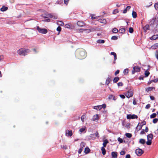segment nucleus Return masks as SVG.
Segmentation results:
<instances>
[{
  "instance_id": "nucleus-11",
  "label": "nucleus",
  "mask_w": 158,
  "mask_h": 158,
  "mask_svg": "<svg viewBox=\"0 0 158 158\" xmlns=\"http://www.w3.org/2000/svg\"><path fill=\"white\" fill-rule=\"evenodd\" d=\"M140 123H138V124L137 126L136 127V129H138V128H139L138 129H139V130H140V129H141L142 128V127L144 125H145L146 124V122L145 121H143V122H142L141 123V125L139 126V124Z\"/></svg>"
},
{
  "instance_id": "nucleus-4",
  "label": "nucleus",
  "mask_w": 158,
  "mask_h": 158,
  "mask_svg": "<svg viewBox=\"0 0 158 158\" xmlns=\"http://www.w3.org/2000/svg\"><path fill=\"white\" fill-rule=\"evenodd\" d=\"M106 105L105 104H103L102 105L94 106V109L97 110H100L102 108H105L106 107Z\"/></svg>"
},
{
  "instance_id": "nucleus-64",
  "label": "nucleus",
  "mask_w": 158,
  "mask_h": 158,
  "mask_svg": "<svg viewBox=\"0 0 158 158\" xmlns=\"http://www.w3.org/2000/svg\"><path fill=\"white\" fill-rule=\"evenodd\" d=\"M153 82L156 83L158 81V78L155 79L153 80H152Z\"/></svg>"
},
{
  "instance_id": "nucleus-42",
  "label": "nucleus",
  "mask_w": 158,
  "mask_h": 158,
  "mask_svg": "<svg viewBox=\"0 0 158 158\" xmlns=\"http://www.w3.org/2000/svg\"><path fill=\"white\" fill-rule=\"evenodd\" d=\"M112 32L113 33H116L118 32V30L116 28H114L112 30Z\"/></svg>"
},
{
  "instance_id": "nucleus-32",
  "label": "nucleus",
  "mask_w": 158,
  "mask_h": 158,
  "mask_svg": "<svg viewBox=\"0 0 158 158\" xmlns=\"http://www.w3.org/2000/svg\"><path fill=\"white\" fill-rule=\"evenodd\" d=\"M132 17L134 18H136L137 17V14L135 12L133 11L132 12Z\"/></svg>"
},
{
  "instance_id": "nucleus-45",
  "label": "nucleus",
  "mask_w": 158,
  "mask_h": 158,
  "mask_svg": "<svg viewBox=\"0 0 158 158\" xmlns=\"http://www.w3.org/2000/svg\"><path fill=\"white\" fill-rule=\"evenodd\" d=\"M149 74L150 73L148 71L146 70L145 72V76L146 77H148Z\"/></svg>"
},
{
  "instance_id": "nucleus-40",
  "label": "nucleus",
  "mask_w": 158,
  "mask_h": 158,
  "mask_svg": "<svg viewBox=\"0 0 158 158\" xmlns=\"http://www.w3.org/2000/svg\"><path fill=\"white\" fill-rule=\"evenodd\" d=\"M156 116V114L155 113H153L150 115V117L151 118H154Z\"/></svg>"
},
{
  "instance_id": "nucleus-44",
  "label": "nucleus",
  "mask_w": 158,
  "mask_h": 158,
  "mask_svg": "<svg viewBox=\"0 0 158 158\" xmlns=\"http://www.w3.org/2000/svg\"><path fill=\"white\" fill-rule=\"evenodd\" d=\"M85 144L84 142H81V147L82 148H84L85 146Z\"/></svg>"
},
{
  "instance_id": "nucleus-37",
  "label": "nucleus",
  "mask_w": 158,
  "mask_h": 158,
  "mask_svg": "<svg viewBox=\"0 0 158 158\" xmlns=\"http://www.w3.org/2000/svg\"><path fill=\"white\" fill-rule=\"evenodd\" d=\"M125 135L128 138H130L132 136V134L131 133H126L125 134Z\"/></svg>"
},
{
  "instance_id": "nucleus-38",
  "label": "nucleus",
  "mask_w": 158,
  "mask_h": 158,
  "mask_svg": "<svg viewBox=\"0 0 158 158\" xmlns=\"http://www.w3.org/2000/svg\"><path fill=\"white\" fill-rule=\"evenodd\" d=\"M152 140L150 139H147V141L146 142V144L148 145H150L151 144Z\"/></svg>"
},
{
  "instance_id": "nucleus-7",
  "label": "nucleus",
  "mask_w": 158,
  "mask_h": 158,
  "mask_svg": "<svg viewBox=\"0 0 158 158\" xmlns=\"http://www.w3.org/2000/svg\"><path fill=\"white\" fill-rule=\"evenodd\" d=\"M140 71V68L139 66H135L132 71V74H134L135 72H139Z\"/></svg>"
},
{
  "instance_id": "nucleus-62",
  "label": "nucleus",
  "mask_w": 158,
  "mask_h": 158,
  "mask_svg": "<svg viewBox=\"0 0 158 158\" xmlns=\"http://www.w3.org/2000/svg\"><path fill=\"white\" fill-rule=\"evenodd\" d=\"M70 25L68 24H66L65 25V27L67 28H69L70 27Z\"/></svg>"
},
{
  "instance_id": "nucleus-15",
  "label": "nucleus",
  "mask_w": 158,
  "mask_h": 158,
  "mask_svg": "<svg viewBox=\"0 0 158 158\" xmlns=\"http://www.w3.org/2000/svg\"><path fill=\"white\" fill-rule=\"evenodd\" d=\"M92 120L93 121H97L98 120V115L96 114L92 118Z\"/></svg>"
},
{
  "instance_id": "nucleus-2",
  "label": "nucleus",
  "mask_w": 158,
  "mask_h": 158,
  "mask_svg": "<svg viewBox=\"0 0 158 158\" xmlns=\"http://www.w3.org/2000/svg\"><path fill=\"white\" fill-rule=\"evenodd\" d=\"M30 52V50L28 49L21 48L19 49L17 51L18 53L21 56H25L27 55L28 53Z\"/></svg>"
},
{
  "instance_id": "nucleus-27",
  "label": "nucleus",
  "mask_w": 158,
  "mask_h": 158,
  "mask_svg": "<svg viewBox=\"0 0 158 158\" xmlns=\"http://www.w3.org/2000/svg\"><path fill=\"white\" fill-rule=\"evenodd\" d=\"M101 150L102 151V154L104 155H105L106 153V151L104 147H102Z\"/></svg>"
},
{
  "instance_id": "nucleus-22",
  "label": "nucleus",
  "mask_w": 158,
  "mask_h": 158,
  "mask_svg": "<svg viewBox=\"0 0 158 158\" xmlns=\"http://www.w3.org/2000/svg\"><path fill=\"white\" fill-rule=\"evenodd\" d=\"M49 14L48 13H46L42 14L41 16L44 18H49Z\"/></svg>"
},
{
  "instance_id": "nucleus-60",
  "label": "nucleus",
  "mask_w": 158,
  "mask_h": 158,
  "mask_svg": "<svg viewBox=\"0 0 158 158\" xmlns=\"http://www.w3.org/2000/svg\"><path fill=\"white\" fill-rule=\"evenodd\" d=\"M85 117V116L84 115H83L81 116V120H82V122H84Z\"/></svg>"
},
{
  "instance_id": "nucleus-49",
  "label": "nucleus",
  "mask_w": 158,
  "mask_h": 158,
  "mask_svg": "<svg viewBox=\"0 0 158 158\" xmlns=\"http://www.w3.org/2000/svg\"><path fill=\"white\" fill-rule=\"evenodd\" d=\"M118 12V10L117 9H116L114 10L113 11V13L114 14H115Z\"/></svg>"
},
{
  "instance_id": "nucleus-9",
  "label": "nucleus",
  "mask_w": 158,
  "mask_h": 158,
  "mask_svg": "<svg viewBox=\"0 0 158 158\" xmlns=\"http://www.w3.org/2000/svg\"><path fill=\"white\" fill-rule=\"evenodd\" d=\"M133 94V93L132 91L130 89L128 91V92L125 95L127 97V98H129L132 96Z\"/></svg>"
},
{
  "instance_id": "nucleus-23",
  "label": "nucleus",
  "mask_w": 158,
  "mask_h": 158,
  "mask_svg": "<svg viewBox=\"0 0 158 158\" xmlns=\"http://www.w3.org/2000/svg\"><path fill=\"white\" fill-rule=\"evenodd\" d=\"M103 146L102 147H105L106 146L107 144L108 143V141L107 139L103 140Z\"/></svg>"
},
{
  "instance_id": "nucleus-6",
  "label": "nucleus",
  "mask_w": 158,
  "mask_h": 158,
  "mask_svg": "<svg viewBox=\"0 0 158 158\" xmlns=\"http://www.w3.org/2000/svg\"><path fill=\"white\" fill-rule=\"evenodd\" d=\"M143 151L140 148L137 149L135 150V153L138 156H141L143 153Z\"/></svg>"
},
{
  "instance_id": "nucleus-34",
  "label": "nucleus",
  "mask_w": 158,
  "mask_h": 158,
  "mask_svg": "<svg viewBox=\"0 0 158 158\" xmlns=\"http://www.w3.org/2000/svg\"><path fill=\"white\" fill-rule=\"evenodd\" d=\"M125 31V29L124 28H121L119 30V32L121 33H124Z\"/></svg>"
},
{
  "instance_id": "nucleus-18",
  "label": "nucleus",
  "mask_w": 158,
  "mask_h": 158,
  "mask_svg": "<svg viewBox=\"0 0 158 158\" xmlns=\"http://www.w3.org/2000/svg\"><path fill=\"white\" fill-rule=\"evenodd\" d=\"M158 38V35H154L150 37V39L151 40H155Z\"/></svg>"
},
{
  "instance_id": "nucleus-43",
  "label": "nucleus",
  "mask_w": 158,
  "mask_h": 158,
  "mask_svg": "<svg viewBox=\"0 0 158 158\" xmlns=\"http://www.w3.org/2000/svg\"><path fill=\"white\" fill-rule=\"evenodd\" d=\"M154 31L155 32H158V24L156 25Z\"/></svg>"
},
{
  "instance_id": "nucleus-48",
  "label": "nucleus",
  "mask_w": 158,
  "mask_h": 158,
  "mask_svg": "<svg viewBox=\"0 0 158 158\" xmlns=\"http://www.w3.org/2000/svg\"><path fill=\"white\" fill-rule=\"evenodd\" d=\"M133 29L132 27H130L129 28V32L131 33H132L133 32Z\"/></svg>"
},
{
  "instance_id": "nucleus-26",
  "label": "nucleus",
  "mask_w": 158,
  "mask_h": 158,
  "mask_svg": "<svg viewBox=\"0 0 158 158\" xmlns=\"http://www.w3.org/2000/svg\"><path fill=\"white\" fill-rule=\"evenodd\" d=\"M110 54L111 55H113L114 56V60L115 61L117 59V55L116 53L114 52H111Z\"/></svg>"
},
{
  "instance_id": "nucleus-28",
  "label": "nucleus",
  "mask_w": 158,
  "mask_h": 158,
  "mask_svg": "<svg viewBox=\"0 0 158 158\" xmlns=\"http://www.w3.org/2000/svg\"><path fill=\"white\" fill-rule=\"evenodd\" d=\"M90 151V149L88 148H86L85 149V154L89 153Z\"/></svg>"
},
{
  "instance_id": "nucleus-21",
  "label": "nucleus",
  "mask_w": 158,
  "mask_h": 158,
  "mask_svg": "<svg viewBox=\"0 0 158 158\" xmlns=\"http://www.w3.org/2000/svg\"><path fill=\"white\" fill-rule=\"evenodd\" d=\"M153 135L152 134H150L148 135L147 136V139L152 140L153 138Z\"/></svg>"
},
{
  "instance_id": "nucleus-56",
  "label": "nucleus",
  "mask_w": 158,
  "mask_h": 158,
  "mask_svg": "<svg viewBox=\"0 0 158 158\" xmlns=\"http://www.w3.org/2000/svg\"><path fill=\"white\" fill-rule=\"evenodd\" d=\"M83 149V148L81 147L78 150V153L79 154H80L81 153Z\"/></svg>"
},
{
  "instance_id": "nucleus-19",
  "label": "nucleus",
  "mask_w": 158,
  "mask_h": 158,
  "mask_svg": "<svg viewBox=\"0 0 158 158\" xmlns=\"http://www.w3.org/2000/svg\"><path fill=\"white\" fill-rule=\"evenodd\" d=\"M98 21L100 23H102L106 24V19H99Z\"/></svg>"
},
{
  "instance_id": "nucleus-5",
  "label": "nucleus",
  "mask_w": 158,
  "mask_h": 158,
  "mask_svg": "<svg viewBox=\"0 0 158 158\" xmlns=\"http://www.w3.org/2000/svg\"><path fill=\"white\" fill-rule=\"evenodd\" d=\"M98 132H96L94 134H92L90 135L89 136V139H95L96 137H98Z\"/></svg>"
},
{
  "instance_id": "nucleus-25",
  "label": "nucleus",
  "mask_w": 158,
  "mask_h": 158,
  "mask_svg": "<svg viewBox=\"0 0 158 158\" xmlns=\"http://www.w3.org/2000/svg\"><path fill=\"white\" fill-rule=\"evenodd\" d=\"M87 31V32L89 33L91 31V30L90 29H79V31L80 32H82L83 31Z\"/></svg>"
},
{
  "instance_id": "nucleus-41",
  "label": "nucleus",
  "mask_w": 158,
  "mask_h": 158,
  "mask_svg": "<svg viewBox=\"0 0 158 158\" xmlns=\"http://www.w3.org/2000/svg\"><path fill=\"white\" fill-rule=\"evenodd\" d=\"M63 3V0H57L55 4H60Z\"/></svg>"
},
{
  "instance_id": "nucleus-12",
  "label": "nucleus",
  "mask_w": 158,
  "mask_h": 158,
  "mask_svg": "<svg viewBox=\"0 0 158 158\" xmlns=\"http://www.w3.org/2000/svg\"><path fill=\"white\" fill-rule=\"evenodd\" d=\"M77 24L79 27H83L85 25V23L82 21H77Z\"/></svg>"
},
{
  "instance_id": "nucleus-59",
  "label": "nucleus",
  "mask_w": 158,
  "mask_h": 158,
  "mask_svg": "<svg viewBox=\"0 0 158 158\" xmlns=\"http://www.w3.org/2000/svg\"><path fill=\"white\" fill-rule=\"evenodd\" d=\"M61 27L60 26H58L57 27L56 30L57 31L60 32L61 31Z\"/></svg>"
},
{
  "instance_id": "nucleus-55",
  "label": "nucleus",
  "mask_w": 158,
  "mask_h": 158,
  "mask_svg": "<svg viewBox=\"0 0 158 158\" xmlns=\"http://www.w3.org/2000/svg\"><path fill=\"white\" fill-rule=\"evenodd\" d=\"M111 39L113 40H116L118 39V38L117 36H114L111 37Z\"/></svg>"
},
{
  "instance_id": "nucleus-61",
  "label": "nucleus",
  "mask_w": 158,
  "mask_h": 158,
  "mask_svg": "<svg viewBox=\"0 0 158 158\" xmlns=\"http://www.w3.org/2000/svg\"><path fill=\"white\" fill-rule=\"evenodd\" d=\"M150 107V104H147L145 106V108L146 109H148Z\"/></svg>"
},
{
  "instance_id": "nucleus-50",
  "label": "nucleus",
  "mask_w": 158,
  "mask_h": 158,
  "mask_svg": "<svg viewBox=\"0 0 158 158\" xmlns=\"http://www.w3.org/2000/svg\"><path fill=\"white\" fill-rule=\"evenodd\" d=\"M64 4L67 6L68 5L69 0H64Z\"/></svg>"
},
{
  "instance_id": "nucleus-24",
  "label": "nucleus",
  "mask_w": 158,
  "mask_h": 158,
  "mask_svg": "<svg viewBox=\"0 0 158 158\" xmlns=\"http://www.w3.org/2000/svg\"><path fill=\"white\" fill-rule=\"evenodd\" d=\"M119 80V78L118 77H115L113 79V81L114 83H116Z\"/></svg>"
},
{
  "instance_id": "nucleus-30",
  "label": "nucleus",
  "mask_w": 158,
  "mask_h": 158,
  "mask_svg": "<svg viewBox=\"0 0 158 158\" xmlns=\"http://www.w3.org/2000/svg\"><path fill=\"white\" fill-rule=\"evenodd\" d=\"M139 142L140 143H141L143 144H144L145 143V139H140Z\"/></svg>"
},
{
  "instance_id": "nucleus-47",
  "label": "nucleus",
  "mask_w": 158,
  "mask_h": 158,
  "mask_svg": "<svg viewBox=\"0 0 158 158\" xmlns=\"http://www.w3.org/2000/svg\"><path fill=\"white\" fill-rule=\"evenodd\" d=\"M116 97L112 95H110L109 96L108 99H115Z\"/></svg>"
},
{
  "instance_id": "nucleus-36",
  "label": "nucleus",
  "mask_w": 158,
  "mask_h": 158,
  "mask_svg": "<svg viewBox=\"0 0 158 158\" xmlns=\"http://www.w3.org/2000/svg\"><path fill=\"white\" fill-rule=\"evenodd\" d=\"M85 130H86V127H84L80 128L79 130V131L81 132L82 133Z\"/></svg>"
},
{
  "instance_id": "nucleus-39",
  "label": "nucleus",
  "mask_w": 158,
  "mask_h": 158,
  "mask_svg": "<svg viewBox=\"0 0 158 158\" xmlns=\"http://www.w3.org/2000/svg\"><path fill=\"white\" fill-rule=\"evenodd\" d=\"M152 47L154 49H156L157 48H158V44L156 43V44H155L153 45L152 46Z\"/></svg>"
},
{
  "instance_id": "nucleus-53",
  "label": "nucleus",
  "mask_w": 158,
  "mask_h": 158,
  "mask_svg": "<svg viewBox=\"0 0 158 158\" xmlns=\"http://www.w3.org/2000/svg\"><path fill=\"white\" fill-rule=\"evenodd\" d=\"M158 121V119L157 118H154L153 120V122L154 123H156Z\"/></svg>"
},
{
  "instance_id": "nucleus-51",
  "label": "nucleus",
  "mask_w": 158,
  "mask_h": 158,
  "mask_svg": "<svg viewBox=\"0 0 158 158\" xmlns=\"http://www.w3.org/2000/svg\"><path fill=\"white\" fill-rule=\"evenodd\" d=\"M118 142H120V143H122L123 142V139L120 137H118Z\"/></svg>"
},
{
  "instance_id": "nucleus-3",
  "label": "nucleus",
  "mask_w": 158,
  "mask_h": 158,
  "mask_svg": "<svg viewBox=\"0 0 158 158\" xmlns=\"http://www.w3.org/2000/svg\"><path fill=\"white\" fill-rule=\"evenodd\" d=\"M37 30L39 33L43 34H45L48 31L47 29L40 28L39 26L37 27Z\"/></svg>"
},
{
  "instance_id": "nucleus-33",
  "label": "nucleus",
  "mask_w": 158,
  "mask_h": 158,
  "mask_svg": "<svg viewBox=\"0 0 158 158\" xmlns=\"http://www.w3.org/2000/svg\"><path fill=\"white\" fill-rule=\"evenodd\" d=\"M97 42L99 44H103L105 43V41L103 40H97Z\"/></svg>"
},
{
  "instance_id": "nucleus-20",
  "label": "nucleus",
  "mask_w": 158,
  "mask_h": 158,
  "mask_svg": "<svg viewBox=\"0 0 158 158\" xmlns=\"http://www.w3.org/2000/svg\"><path fill=\"white\" fill-rule=\"evenodd\" d=\"M8 8L7 7H6L5 6H3L1 8L0 10L2 11H5L8 10Z\"/></svg>"
},
{
  "instance_id": "nucleus-31",
  "label": "nucleus",
  "mask_w": 158,
  "mask_h": 158,
  "mask_svg": "<svg viewBox=\"0 0 158 158\" xmlns=\"http://www.w3.org/2000/svg\"><path fill=\"white\" fill-rule=\"evenodd\" d=\"M90 15L91 16V19L93 20L97 19L98 18V16H95L94 15Z\"/></svg>"
},
{
  "instance_id": "nucleus-10",
  "label": "nucleus",
  "mask_w": 158,
  "mask_h": 158,
  "mask_svg": "<svg viewBox=\"0 0 158 158\" xmlns=\"http://www.w3.org/2000/svg\"><path fill=\"white\" fill-rule=\"evenodd\" d=\"M73 135L72 130H66L65 131V135L67 136L70 137Z\"/></svg>"
},
{
  "instance_id": "nucleus-14",
  "label": "nucleus",
  "mask_w": 158,
  "mask_h": 158,
  "mask_svg": "<svg viewBox=\"0 0 158 158\" xmlns=\"http://www.w3.org/2000/svg\"><path fill=\"white\" fill-rule=\"evenodd\" d=\"M112 78L111 76H110L108 77L106 80V84L107 85H108L110 82L112 80Z\"/></svg>"
},
{
  "instance_id": "nucleus-1",
  "label": "nucleus",
  "mask_w": 158,
  "mask_h": 158,
  "mask_svg": "<svg viewBox=\"0 0 158 158\" xmlns=\"http://www.w3.org/2000/svg\"><path fill=\"white\" fill-rule=\"evenodd\" d=\"M75 55L77 59L82 60L85 59L87 53L84 49L80 48L76 50Z\"/></svg>"
},
{
  "instance_id": "nucleus-57",
  "label": "nucleus",
  "mask_w": 158,
  "mask_h": 158,
  "mask_svg": "<svg viewBox=\"0 0 158 158\" xmlns=\"http://www.w3.org/2000/svg\"><path fill=\"white\" fill-rule=\"evenodd\" d=\"M118 86H122L123 85V84L122 82H119L117 84Z\"/></svg>"
},
{
  "instance_id": "nucleus-52",
  "label": "nucleus",
  "mask_w": 158,
  "mask_h": 158,
  "mask_svg": "<svg viewBox=\"0 0 158 158\" xmlns=\"http://www.w3.org/2000/svg\"><path fill=\"white\" fill-rule=\"evenodd\" d=\"M43 21L45 22H49L50 21V19H44V20H42Z\"/></svg>"
},
{
  "instance_id": "nucleus-16",
  "label": "nucleus",
  "mask_w": 158,
  "mask_h": 158,
  "mask_svg": "<svg viewBox=\"0 0 158 158\" xmlns=\"http://www.w3.org/2000/svg\"><path fill=\"white\" fill-rule=\"evenodd\" d=\"M155 90V88L154 87H149L147 88L146 89V91L147 92H148L149 91H151L152 90Z\"/></svg>"
},
{
  "instance_id": "nucleus-8",
  "label": "nucleus",
  "mask_w": 158,
  "mask_h": 158,
  "mask_svg": "<svg viewBox=\"0 0 158 158\" xmlns=\"http://www.w3.org/2000/svg\"><path fill=\"white\" fill-rule=\"evenodd\" d=\"M127 119H133L135 118H137L138 116L135 114H127Z\"/></svg>"
},
{
  "instance_id": "nucleus-58",
  "label": "nucleus",
  "mask_w": 158,
  "mask_h": 158,
  "mask_svg": "<svg viewBox=\"0 0 158 158\" xmlns=\"http://www.w3.org/2000/svg\"><path fill=\"white\" fill-rule=\"evenodd\" d=\"M125 153H126V152L124 151H122L120 152V154L121 155H125Z\"/></svg>"
},
{
  "instance_id": "nucleus-29",
  "label": "nucleus",
  "mask_w": 158,
  "mask_h": 158,
  "mask_svg": "<svg viewBox=\"0 0 158 158\" xmlns=\"http://www.w3.org/2000/svg\"><path fill=\"white\" fill-rule=\"evenodd\" d=\"M57 24L58 25H60L61 26H63L64 25V23L62 21H58L57 22Z\"/></svg>"
},
{
  "instance_id": "nucleus-54",
  "label": "nucleus",
  "mask_w": 158,
  "mask_h": 158,
  "mask_svg": "<svg viewBox=\"0 0 158 158\" xmlns=\"http://www.w3.org/2000/svg\"><path fill=\"white\" fill-rule=\"evenodd\" d=\"M154 7L156 10L158 9V3H155L154 5Z\"/></svg>"
},
{
  "instance_id": "nucleus-13",
  "label": "nucleus",
  "mask_w": 158,
  "mask_h": 158,
  "mask_svg": "<svg viewBox=\"0 0 158 158\" xmlns=\"http://www.w3.org/2000/svg\"><path fill=\"white\" fill-rule=\"evenodd\" d=\"M49 18L53 19H56L57 18V16L54 14H49Z\"/></svg>"
},
{
  "instance_id": "nucleus-63",
  "label": "nucleus",
  "mask_w": 158,
  "mask_h": 158,
  "mask_svg": "<svg viewBox=\"0 0 158 158\" xmlns=\"http://www.w3.org/2000/svg\"><path fill=\"white\" fill-rule=\"evenodd\" d=\"M119 73V70H117L115 73H114V75L115 76H116Z\"/></svg>"
},
{
  "instance_id": "nucleus-17",
  "label": "nucleus",
  "mask_w": 158,
  "mask_h": 158,
  "mask_svg": "<svg viewBox=\"0 0 158 158\" xmlns=\"http://www.w3.org/2000/svg\"><path fill=\"white\" fill-rule=\"evenodd\" d=\"M111 156L113 158H117V153L115 152H111Z\"/></svg>"
},
{
  "instance_id": "nucleus-35",
  "label": "nucleus",
  "mask_w": 158,
  "mask_h": 158,
  "mask_svg": "<svg viewBox=\"0 0 158 158\" xmlns=\"http://www.w3.org/2000/svg\"><path fill=\"white\" fill-rule=\"evenodd\" d=\"M149 28V25L148 24H147L143 27V29L144 31H146L147 30H148Z\"/></svg>"
},
{
  "instance_id": "nucleus-46",
  "label": "nucleus",
  "mask_w": 158,
  "mask_h": 158,
  "mask_svg": "<svg viewBox=\"0 0 158 158\" xmlns=\"http://www.w3.org/2000/svg\"><path fill=\"white\" fill-rule=\"evenodd\" d=\"M129 72V70L128 69H124L123 73L124 74H126L128 73Z\"/></svg>"
}]
</instances>
